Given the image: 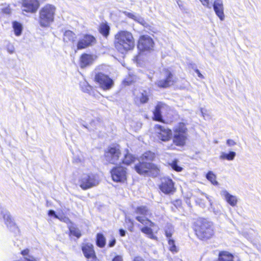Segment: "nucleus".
<instances>
[{
  "label": "nucleus",
  "mask_w": 261,
  "mask_h": 261,
  "mask_svg": "<svg viewBox=\"0 0 261 261\" xmlns=\"http://www.w3.org/2000/svg\"><path fill=\"white\" fill-rule=\"evenodd\" d=\"M114 45L121 54L132 50L135 47V40L132 34L127 31H120L115 35Z\"/></svg>",
  "instance_id": "f257e3e1"
},
{
  "label": "nucleus",
  "mask_w": 261,
  "mask_h": 261,
  "mask_svg": "<svg viewBox=\"0 0 261 261\" xmlns=\"http://www.w3.org/2000/svg\"><path fill=\"white\" fill-rule=\"evenodd\" d=\"M56 8L50 4L43 7L39 11V22L42 27H48L54 20Z\"/></svg>",
  "instance_id": "f03ea898"
},
{
  "label": "nucleus",
  "mask_w": 261,
  "mask_h": 261,
  "mask_svg": "<svg viewBox=\"0 0 261 261\" xmlns=\"http://www.w3.org/2000/svg\"><path fill=\"white\" fill-rule=\"evenodd\" d=\"M195 231L199 239H209L214 233L213 223L206 219H202L198 222Z\"/></svg>",
  "instance_id": "7ed1b4c3"
},
{
  "label": "nucleus",
  "mask_w": 261,
  "mask_h": 261,
  "mask_svg": "<svg viewBox=\"0 0 261 261\" xmlns=\"http://www.w3.org/2000/svg\"><path fill=\"white\" fill-rule=\"evenodd\" d=\"M99 182L98 176L91 173H83L79 179V186L84 190L96 186Z\"/></svg>",
  "instance_id": "20e7f679"
},
{
  "label": "nucleus",
  "mask_w": 261,
  "mask_h": 261,
  "mask_svg": "<svg viewBox=\"0 0 261 261\" xmlns=\"http://www.w3.org/2000/svg\"><path fill=\"white\" fill-rule=\"evenodd\" d=\"M121 157L120 147L118 145H111L105 151V158L109 163L113 164H120Z\"/></svg>",
  "instance_id": "39448f33"
},
{
  "label": "nucleus",
  "mask_w": 261,
  "mask_h": 261,
  "mask_svg": "<svg viewBox=\"0 0 261 261\" xmlns=\"http://www.w3.org/2000/svg\"><path fill=\"white\" fill-rule=\"evenodd\" d=\"M135 170L140 174L150 173L152 176L155 177L159 174L160 170L158 167L149 162L139 161V163L135 166Z\"/></svg>",
  "instance_id": "423d86ee"
},
{
  "label": "nucleus",
  "mask_w": 261,
  "mask_h": 261,
  "mask_svg": "<svg viewBox=\"0 0 261 261\" xmlns=\"http://www.w3.org/2000/svg\"><path fill=\"white\" fill-rule=\"evenodd\" d=\"M187 138V128L183 123H180L174 130L173 143L176 146H184Z\"/></svg>",
  "instance_id": "0eeeda50"
},
{
  "label": "nucleus",
  "mask_w": 261,
  "mask_h": 261,
  "mask_svg": "<svg viewBox=\"0 0 261 261\" xmlns=\"http://www.w3.org/2000/svg\"><path fill=\"white\" fill-rule=\"evenodd\" d=\"M95 81L103 90L111 89L114 85V81L108 75L102 72L96 73L94 76Z\"/></svg>",
  "instance_id": "6e6552de"
},
{
  "label": "nucleus",
  "mask_w": 261,
  "mask_h": 261,
  "mask_svg": "<svg viewBox=\"0 0 261 261\" xmlns=\"http://www.w3.org/2000/svg\"><path fill=\"white\" fill-rule=\"evenodd\" d=\"M164 79L157 81L155 84L161 88H167L175 82L173 74L168 69H164L163 72Z\"/></svg>",
  "instance_id": "1a4fd4ad"
},
{
  "label": "nucleus",
  "mask_w": 261,
  "mask_h": 261,
  "mask_svg": "<svg viewBox=\"0 0 261 261\" xmlns=\"http://www.w3.org/2000/svg\"><path fill=\"white\" fill-rule=\"evenodd\" d=\"M161 184L159 188L165 194L173 193L175 191L174 184L173 180L168 177H163L161 178Z\"/></svg>",
  "instance_id": "9d476101"
},
{
  "label": "nucleus",
  "mask_w": 261,
  "mask_h": 261,
  "mask_svg": "<svg viewBox=\"0 0 261 261\" xmlns=\"http://www.w3.org/2000/svg\"><path fill=\"white\" fill-rule=\"evenodd\" d=\"M111 173L114 181L124 182L126 179V169L121 166L114 168Z\"/></svg>",
  "instance_id": "9b49d317"
},
{
  "label": "nucleus",
  "mask_w": 261,
  "mask_h": 261,
  "mask_svg": "<svg viewBox=\"0 0 261 261\" xmlns=\"http://www.w3.org/2000/svg\"><path fill=\"white\" fill-rule=\"evenodd\" d=\"M39 7L38 0H23L21 9L23 12L27 13H35Z\"/></svg>",
  "instance_id": "f8f14e48"
},
{
  "label": "nucleus",
  "mask_w": 261,
  "mask_h": 261,
  "mask_svg": "<svg viewBox=\"0 0 261 261\" xmlns=\"http://www.w3.org/2000/svg\"><path fill=\"white\" fill-rule=\"evenodd\" d=\"M153 45L154 42L150 37L143 35L139 40L138 47L142 51L150 50L152 49Z\"/></svg>",
  "instance_id": "ddd939ff"
},
{
  "label": "nucleus",
  "mask_w": 261,
  "mask_h": 261,
  "mask_svg": "<svg viewBox=\"0 0 261 261\" xmlns=\"http://www.w3.org/2000/svg\"><path fill=\"white\" fill-rule=\"evenodd\" d=\"M96 43L95 38L91 35H85L82 39L79 40L77 44V49H82L90 46L93 45Z\"/></svg>",
  "instance_id": "4468645a"
},
{
  "label": "nucleus",
  "mask_w": 261,
  "mask_h": 261,
  "mask_svg": "<svg viewBox=\"0 0 261 261\" xmlns=\"http://www.w3.org/2000/svg\"><path fill=\"white\" fill-rule=\"evenodd\" d=\"M155 129L158 134V138L162 141H167L170 139L171 132L169 129L166 128L159 124L155 125Z\"/></svg>",
  "instance_id": "2eb2a0df"
},
{
  "label": "nucleus",
  "mask_w": 261,
  "mask_h": 261,
  "mask_svg": "<svg viewBox=\"0 0 261 261\" xmlns=\"http://www.w3.org/2000/svg\"><path fill=\"white\" fill-rule=\"evenodd\" d=\"M215 12L219 19L223 21L225 18L224 8L222 0H216L212 5Z\"/></svg>",
  "instance_id": "dca6fc26"
},
{
  "label": "nucleus",
  "mask_w": 261,
  "mask_h": 261,
  "mask_svg": "<svg viewBox=\"0 0 261 261\" xmlns=\"http://www.w3.org/2000/svg\"><path fill=\"white\" fill-rule=\"evenodd\" d=\"M220 195L232 206H235L238 203L237 196L230 194L227 190H222L220 192Z\"/></svg>",
  "instance_id": "f3484780"
},
{
  "label": "nucleus",
  "mask_w": 261,
  "mask_h": 261,
  "mask_svg": "<svg viewBox=\"0 0 261 261\" xmlns=\"http://www.w3.org/2000/svg\"><path fill=\"white\" fill-rule=\"evenodd\" d=\"M93 245L90 243L83 244L82 246V250L86 258H89L92 255L95 254L93 248Z\"/></svg>",
  "instance_id": "a211bd4d"
},
{
  "label": "nucleus",
  "mask_w": 261,
  "mask_h": 261,
  "mask_svg": "<svg viewBox=\"0 0 261 261\" xmlns=\"http://www.w3.org/2000/svg\"><path fill=\"white\" fill-rule=\"evenodd\" d=\"M166 107V105L160 102L155 107L153 111V119L158 121H162V110Z\"/></svg>",
  "instance_id": "6ab92c4d"
},
{
  "label": "nucleus",
  "mask_w": 261,
  "mask_h": 261,
  "mask_svg": "<svg viewBox=\"0 0 261 261\" xmlns=\"http://www.w3.org/2000/svg\"><path fill=\"white\" fill-rule=\"evenodd\" d=\"M216 261H234V256L228 251H222L219 253Z\"/></svg>",
  "instance_id": "aec40b11"
},
{
  "label": "nucleus",
  "mask_w": 261,
  "mask_h": 261,
  "mask_svg": "<svg viewBox=\"0 0 261 261\" xmlns=\"http://www.w3.org/2000/svg\"><path fill=\"white\" fill-rule=\"evenodd\" d=\"M3 216L5 221L6 224L8 226H12L14 225V222L11 220V217L10 213L3 207H0V217Z\"/></svg>",
  "instance_id": "412c9836"
},
{
  "label": "nucleus",
  "mask_w": 261,
  "mask_h": 261,
  "mask_svg": "<svg viewBox=\"0 0 261 261\" xmlns=\"http://www.w3.org/2000/svg\"><path fill=\"white\" fill-rule=\"evenodd\" d=\"M93 57L88 54H83L81 57L80 65L82 68H84L92 63Z\"/></svg>",
  "instance_id": "4be33fe9"
},
{
  "label": "nucleus",
  "mask_w": 261,
  "mask_h": 261,
  "mask_svg": "<svg viewBox=\"0 0 261 261\" xmlns=\"http://www.w3.org/2000/svg\"><path fill=\"white\" fill-rule=\"evenodd\" d=\"M135 213L140 215V217H142L144 219H146L149 217H150L151 214L148 210L147 207L145 206H141L137 207L135 210Z\"/></svg>",
  "instance_id": "5701e85b"
},
{
  "label": "nucleus",
  "mask_w": 261,
  "mask_h": 261,
  "mask_svg": "<svg viewBox=\"0 0 261 261\" xmlns=\"http://www.w3.org/2000/svg\"><path fill=\"white\" fill-rule=\"evenodd\" d=\"M76 36L73 32L67 30L64 33L63 40L65 42H71L73 43L76 40Z\"/></svg>",
  "instance_id": "b1692460"
},
{
  "label": "nucleus",
  "mask_w": 261,
  "mask_h": 261,
  "mask_svg": "<svg viewBox=\"0 0 261 261\" xmlns=\"http://www.w3.org/2000/svg\"><path fill=\"white\" fill-rule=\"evenodd\" d=\"M150 96V92L148 90H143L140 94L136 97V99L139 100L141 103H145L148 102L149 100V96Z\"/></svg>",
  "instance_id": "393cba45"
},
{
  "label": "nucleus",
  "mask_w": 261,
  "mask_h": 261,
  "mask_svg": "<svg viewBox=\"0 0 261 261\" xmlns=\"http://www.w3.org/2000/svg\"><path fill=\"white\" fill-rule=\"evenodd\" d=\"M30 250L29 249H24L21 252V254L23 255L21 261H39V259L29 254Z\"/></svg>",
  "instance_id": "a878e982"
},
{
  "label": "nucleus",
  "mask_w": 261,
  "mask_h": 261,
  "mask_svg": "<svg viewBox=\"0 0 261 261\" xmlns=\"http://www.w3.org/2000/svg\"><path fill=\"white\" fill-rule=\"evenodd\" d=\"M135 160V158L130 153L127 152L124 154V156L120 159V164L122 163L125 165H129Z\"/></svg>",
  "instance_id": "bb28decb"
},
{
  "label": "nucleus",
  "mask_w": 261,
  "mask_h": 261,
  "mask_svg": "<svg viewBox=\"0 0 261 261\" xmlns=\"http://www.w3.org/2000/svg\"><path fill=\"white\" fill-rule=\"evenodd\" d=\"M110 28L107 23H102L100 24L99 31L100 34L105 37H107L110 33Z\"/></svg>",
  "instance_id": "cd10ccee"
},
{
  "label": "nucleus",
  "mask_w": 261,
  "mask_h": 261,
  "mask_svg": "<svg viewBox=\"0 0 261 261\" xmlns=\"http://www.w3.org/2000/svg\"><path fill=\"white\" fill-rule=\"evenodd\" d=\"M236 155V153L234 151H229L227 153L224 152H222L220 155V160H226L228 161H232Z\"/></svg>",
  "instance_id": "c85d7f7f"
},
{
  "label": "nucleus",
  "mask_w": 261,
  "mask_h": 261,
  "mask_svg": "<svg viewBox=\"0 0 261 261\" xmlns=\"http://www.w3.org/2000/svg\"><path fill=\"white\" fill-rule=\"evenodd\" d=\"M154 158V154L151 151L145 152L141 157L140 161L150 163Z\"/></svg>",
  "instance_id": "c756f323"
},
{
  "label": "nucleus",
  "mask_w": 261,
  "mask_h": 261,
  "mask_svg": "<svg viewBox=\"0 0 261 261\" xmlns=\"http://www.w3.org/2000/svg\"><path fill=\"white\" fill-rule=\"evenodd\" d=\"M12 24L15 35L17 36L21 35L22 31V24L17 21H13Z\"/></svg>",
  "instance_id": "7c9ffc66"
},
{
  "label": "nucleus",
  "mask_w": 261,
  "mask_h": 261,
  "mask_svg": "<svg viewBox=\"0 0 261 261\" xmlns=\"http://www.w3.org/2000/svg\"><path fill=\"white\" fill-rule=\"evenodd\" d=\"M166 237L169 239H171L174 231V227L171 224H167L164 228Z\"/></svg>",
  "instance_id": "2f4dec72"
},
{
  "label": "nucleus",
  "mask_w": 261,
  "mask_h": 261,
  "mask_svg": "<svg viewBox=\"0 0 261 261\" xmlns=\"http://www.w3.org/2000/svg\"><path fill=\"white\" fill-rule=\"evenodd\" d=\"M96 245L100 248L103 247L106 245V239L104 236L100 233H98L96 236Z\"/></svg>",
  "instance_id": "473e14b6"
},
{
  "label": "nucleus",
  "mask_w": 261,
  "mask_h": 261,
  "mask_svg": "<svg viewBox=\"0 0 261 261\" xmlns=\"http://www.w3.org/2000/svg\"><path fill=\"white\" fill-rule=\"evenodd\" d=\"M206 179L209 180L212 184L215 186L219 185L218 182L216 180V175L211 171H210L206 174Z\"/></svg>",
  "instance_id": "72a5a7b5"
},
{
  "label": "nucleus",
  "mask_w": 261,
  "mask_h": 261,
  "mask_svg": "<svg viewBox=\"0 0 261 261\" xmlns=\"http://www.w3.org/2000/svg\"><path fill=\"white\" fill-rule=\"evenodd\" d=\"M141 230L143 233L148 235L149 238L153 240L157 239V237L153 234L152 230L151 228L145 226L142 228Z\"/></svg>",
  "instance_id": "f704fd0d"
},
{
  "label": "nucleus",
  "mask_w": 261,
  "mask_h": 261,
  "mask_svg": "<svg viewBox=\"0 0 261 261\" xmlns=\"http://www.w3.org/2000/svg\"><path fill=\"white\" fill-rule=\"evenodd\" d=\"M136 219L143 225H149L150 227H153L154 226V223L150 221L148 218L144 219L142 217L136 216Z\"/></svg>",
  "instance_id": "c9c22d12"
},
{
  "label": "nucleus",
  "mask_w": 261,
  "mask_h": 261,
  "mask_svg": "<svg viewBox=\"0 0 261 261\" xmlns=\"http://www.w3.org/2000/svg\"><path fill=\"white\" fill-rule=\"evenodd\" d=\"M168 244L169 247V250L172 253H176L178 249L175 244V241L172 239H169L168 240Z\"/></svg>",
  "instance_id": "e433bc0d"
},
{
  "label": "nucleus",
  "mask_w": 261,
  "mask_h": 261,
  "mask_svg": "<svg viewBox=\"0 0 261 261\" xmlns=\"http://www.w3.org/2000/svg\"><path fill=\"white\" fill-rule=\"evenodd\" d=\"M171 167L177 172H180L182 170L183 168L178 165V161L174 160L171 163H169Z\"/></svg>",
  "instance_id": "4c0bfd02"
},
{
  "label": "nucleus",
  "mask_w": 261,
  "mask_h": 261,
  "mask_svg": "<svg viewBox=\"0 0 261 261\" xmlns=\"http://www.w3.org/2000/svg\"><path fill=\"white\" fill-rule=\"evenodd\" d=\"M70 232L71 234L79 238L81 236V231L79 229L72 227L70 228Z\"/></svg>",
  "instance_id": "58836bf2"
},
{
  "label": "nucleus",
  "mask_w": 261,
  "mask_h": 261,
  "mask_svg": "<svg viewBox=\"0 0 261 261\" xmlns=\"http://www.w3.org/2000/svg\"><path fill=\"white\" fill-rule=\"evenodd\" d=\"M202 4L208 8H211L213 4V0H199Z\"/></svg>",
  "instance_id": "ea45409f"
},
{
  "label": "nucleus",
  "mask_w": 261,
  "mask_h": 261,
  "mask_svg": "<svg viewBox=\"0 0 261 261\" xmlns=\"http://www.w3.org/2000/svg\"><path fill=\"white\" fill-rule=\"evenodd\" d=\"M135 21L138 22L143 26H146L147 25V22L145 21L144 18L139 15L136 16V18H135Z\"/></svg>",
  "instance_id": "a19ab883"
},
{
  "label": "nucleus",
  "mask_w": 261,
  "mask_h": 261,
  "mask_svg": "<svg viewBox=\"0 0 261 261\" xmlns=\"http://www.w3.org/2000/svg\"><path fill=\"white\" fill-rule=\"evenodd\" d=\"M7 50L9 53L11 54H13L15 51L14 45L12 44L9 43L7 45Z\"/></svg>",
  "instance_id": "79ce46f5"
},
{
  "label": "nucleus",
  "mask_w": 261,
  "mask_h": 261,
  "mask_svg": "<svg viewBox=\"0 0 261 261\" xmlns=\"http://www.w3.org/2000/svg\"><path fill=\"white\" fill-rule=\"evenodd\" d=\"M123 13L126 16H127L129 18H131V19H133L134 20H135V18H136V16L137 15H135L134 13L128 12H127V11L123 12Z\"/></svg>",
  "instance_id": "37998d69"
},
{
  "label": "nucleus",
  "mask_w": 261,
  "mask_h": 261,
  "mask_svg": "<svg viewBox=\"0 0 261 261\" xmlns=\"http://www.w3.org/2000/svg\"><path fill=\"white\" fill-rule=\"evenodd\" d=\"M48 214L50 216H54L55 218H56L57 219H58L61 220H62V218L60 217L59 216H58L56 214L54 210H49L48 211Z\"/></svg>",
  "instance_id": "c03bdc74"
},
{
  "label": "nucleus",
  "mask_w": 261,
  "mask_h": 261,
  "mask_svg": "<svg viewBox=\"0 0 261 261\" xmlns=\"http://www.w3.org/2000/svg\"><path fill=\"white\" fill-rule=\"evenodd\" d=\"M196 202L201 207H204L205 205L204 202H202V200L200 198H197L196 200Z\"/></svg>",
  "instance_id": "a18cd8bd"
},
{
  "label": "nucleus",
  "mask_w": 261,
  "mask_h": 261,
  "mask_svg": "<svg viewBox=\"0 0 261 261\" xmlns=\"http://www.w3.org/2000/svg\"><path fill=\"white\" fill-rule=\"evenodd\" d=\"M116 239L114 238H113L111 240L109 241L108 246L109 247H114L116 244Z\"/></svg>",
  "instance_id": "49530a36"
},
{
  "label": "nucleus",
  "mask_w": 261,
  "mask_h": 261,
  "mask_svg": "<svg viewBox=\"0 0 261 261\" xmlns=\"http://www.w3.org/2000/svg\"><path fill=\"white\" fill-rule=\"evenodd\" d=\"M85 88H82L83 91L85 92L89 93L91 90V87L89 85H88L87 83H85Z\"/></svg>",
  "instance_id": "de8ad7c7"
},
{
  "label": "nucleus",
  "mask_w": 261,
  "mask_h": 261,
  "mask_svg": "<svg viewBox=\"0 0 261 261\" xmlns=\"http://www.w3.org/2000/svg\"><path fill=\"white\" fill-rule=\"evenodd\" d=\"M226 144L229 146H233L236 144V143L231 139H228L226 141Z\"/></svg>",
  "instance_id": "09e8293b"
},
{
  "label": "nucleus",
  "mask_w": 261,
  "mask_h": 261,
  "mask_svg": "<svg viewBox=\"0 0 261 261\" xmlns=\"http://www.w3.org/2000/svg\"><path fill=\"white\" fill-rule=\"evenodd\" d=\"M87 259V261H99L97 259L96 254H94L93 256L89 257V258H86Z\"/></svg>",
  "instance_id": "8fccbe9b"
},
{
  "label": "nucleus",
  "mask_w": 261,
  "mask_h": 261,
  "mask_svg": "<svg viewBox=\"0 0 261 261\" xmlns=\"http://www.w3.org/2000/svg\"><path fill=\"white\" fill-rule=\"evenodd\" d=\"M112 261H123V257L121 255H116L112 259Z\"/></svg>",
  "instance_id": "3c124183"
},
{
  "label": "nucleus",
  "mask_w": 261,
  "mask_h": 261,
  "mask_svg": "<svg viewBox=\"0 0 261 261\" xmlns=\"http://www.w3.org/2000/svg\"><path fill=\"white\" fill-rule=\"evenodd\" d=\"M201 194L203 195H204L205 196L206 198L209 201L210 205L212 206V200H211L210 197L208 195H207V194H206L204 193H202V192L201 193Z\"/></svg>",
  "instance_id": "603ef678"
},
{
  "label": "nucleus",
  "mask_w": 261,
  "mask_h": 261,
  "mask_svg": "<svg viewBox=\"0 0 261 261\" xmlns=\"http://www.w3.org/2000/svg\"><path fill=\"white\" fill-rule=\"evenodd\" d=\"M213 211L214 212V213L215 214V215H220L221 214V211L219 209H216L215 208H213Z\"/></svg>",
  "instance_id": "864d4df0"
},
{
  "label": "nucleus",
  "mask_w": 261,
  "mask_h": 261,
  "mask_svg": "<svg viewBox=\"0 0 261 261\" xmlns=\"http://www.w3.org/2000/svg\"><path fill=\"white\" fill-rule=\"evenodd\" d=\"M133 261H145V260L142 257L138 256L134 258Z\"/></svg>",
  "instance_id": "5fc2aeb1"
},
{
  "label": "nucleus",
  "mask_w": 261,
  "mask_h": 261,
  "mask_svg": "<svg viewBox=\"0 0 261 261\" xmlns=\"http://www.w3.org/2000/svg\"><path fill=\"white\" fill-rule=\"evenodd\" d=\"M3 13L9 14L11 13V10L9 8H6L3 9Z\"/></svg>",
  "instance_id": "6e6d98bb"
},
{
  "label": "nucleus",
  "mask_w": 261,
  "mask_h": 261,
  "mask_svg": "<svg viewBox=\"0 0 261 261\" xmlns=\"http://www.w3.org/2000/svg\"><path fill=\"white\" fill-rule=\"evenodd\" d=\"M119 234L121 237H124L126 234V231L123 229H119Z\"/></svg>",
  "instance_id": "4d7b16f0"
},
{
  "label": "nucleus",
  "mask_w": 261,
  "mask_h": 261,
  "mask_svg": "<svg viewBox=\"0 0 261 261\" xmlns=\"http://www.w3.org/2000/svg\"><path fill=\"white\" fill-rule=\"evenodd\" d=\"M181 201L180 200H177L174 201V204L175 206H179L181 205Z\"/></svg>",
  "instance_id": "13d9d810"
},
{
  "label": "nucleus",
  "mask_w": 261,
  "mask_h": 261,
  "mask_svg": "<svg viewBox=\"0 0 261 261\" xmlns=\"http://www.w3.org/2000/svg\"><path fill=\"white\" fill-rule=\"evenodd\" d=\"M195 72L198 75V76L201 78V79H203L204 78V76H203V75L200 73V71L198 70V69H196L195 70Z\"/></svg>",
  "instance_id": "bf43d9fd"
},
{
  "label": "nucleus",
  "mask_w": 261,
  "mask_h": 261,
  "mask_svg": "<svg viewBox=\"0 0 261 261\" xmlns=\"http://www.w3.org/2000/svg\"><path fill=\"white\" fill-rule=\"evenodd\" d=\"M126 220L128 222H129L131 224V227L133 228V226H134L133 221L130 218H126Z\"/></svg>",
  "instance_id": "052dcab7"
},
{
  "label": "nucleus",
  "mask_w": 261,
  "mask_h": 261,
  "mask_svg": "<svg viewBox=\"0 0 261 261\" xmlns=\"http://www.w3.org/2000/svg\"><path fill=\"white\" fill-rule=\"evenodd\" d=\"M124 83H126V85H128L130 84V83L128 81H126V80L124 81Z\"/></svg>",
  "instance_id": "680f3d73"
},
{
  "label": "nucleus",
  "mask_w": 261,
  "mask_h": 261,
  "mask_svg": "<svg viewBox=\"0 0 261 261\" xmlns=\"http://www.w3.org/2000/svg\"><path fill=\"white\" fill-rule=\"evenodd\" d=\"M179 2H180L179 1H177V3L178 5L179 6V7H180L181 6H180Z\"/></svg>",
  "instance_id": "e2e57ef3"
},
{
  "label": "nucleus",
  "mask_w": 261,
  "mask_h": 261,
  "mask_svg": "<svg viewBox=\"0 0 261 261\" xmlns=\"http://www.w3.org/2000/svg\"><path fill=\"white\" fill-rule=\"evenodd\" d=\"M83 126H84L85 127L87 128V127L86 126H85V125H83Z\"/></svg>",
  "instance_id": "0e129e2a"
}]
</instances>
